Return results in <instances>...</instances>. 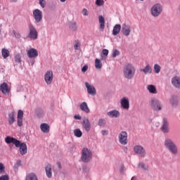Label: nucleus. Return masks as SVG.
I'll return each instance as SVG.
<instances>
[{"mask_svg":"<svg viewBox=\"0 0 180 180\" xmlns=\"http://www.w3.org/2000/svg\"><path fill=\"white\" fill-rule=\"evenodd\" d=\"M5 141L7 144L13 143L17 148H20V154L21 155H26L27 154V145L25 142H20V141L11 136H7L5 138Z\"/></svg>","mask_w":180,"mask_h":180,"instance_id":"obj_1","label":"nucleus"},{"mask_svg":"<svg viewBox=\"0 0 180 180\" xmlns=\"http://www.w3.org/2000/svg\"><path fill=\"white\" fill-rule=\"evenodd\" d=\"M123 75L126 79H133L136 75V68L134 65L127 63L123 67Z\"/></svg>","mask_w":180,"mask_h":180,"instance_id":"obj_2","label":"nucleus"},{"mask_svg":"<svg viewBox=\"0 0 180 180\" xmlns=\"http://www.w3.org/2000/svg\"><path fill=\"white\" fill-rule=\"evenodd\" d=\"M165 147L172 155H178V146L172 139L167 138L165 140Z\"/></svg>","mask_w":180,"mask_h":180,"instance_id":"obj_3","label":"nucleus"},{"mask_svg":"<svg viewBox=\"0 0 180 180\" xmlns=\"http://www.w3.org/2000/svg\"><path fill=\"white\" fill-rule=\"evenodd\" d=\"M149 103L153 110H155V112H160V110H162V104L161 103V101L158 100V98H152Z\"/></svg>","mask_w":180,"mask_h":180,"instance_id":"obj_4","label":"nucleus"},{"mask_svg":"<svg viewBox=\"0 0 180 180\" xmlns=\"http://www.w3.org/2000/svg\"><path fill=\"white\" fill-rule=\"evenodd\" d=\"M162 13V5L160 4H154L150 8V15L153 18H158Z\"/></svg>","mask_w":180,"mask_h":180,"instance_id":"obj_5","label":"nucleus"},{"mask_svg":"<svg viewBox=\"0 0 180 180\" xmlns=\"http://www.w3.org/2000/svg\"><path fill=\"white\" fill-rule=\"evenodd\" d=\"M92 159V151L87 148H84L82 150V161L83 162H89Z\"/></svg>","mask_w":180,"mask_h":180,"instance_id":"obj_6","label":"nucleus"},{"mask_svg":"<svg viewBox=\"0 0 180 180\" xmlns=\"http://www.w3.org/2000/svg\"><path fill=\"white\" fill-rule=\"evenodd\" d=\"M134 153H135L136 155L141 157V158H144V157L147 155V151L146 150V148H144L143 146L140 145H136L134 147Z\"/></svg>","mask_w":180,"mask_h":180,"instance_id":"obj_7","label":"nucleus"},{"mask_svg":"<svg viewBox=\"0 0 180 180\" xmlns=\"http://www.w3.org/2000/svg\"><path fill=\"white\" fill-rule=\"evenodd\" d=\"M29 29L30 32L28 34V39H31V40H37V38L39 37V33L37 32L36 28H34V26L30 25L29 26Z\"/></svg>","mask_w":180,"mask_h":180,"instance_id":"obj_8","label":"nucleus"},{"mask_svg":"<svg viewBox=\"0 0 180 180\" xmlns=\"http://www.w3.org/2000/svg\"><path fill=\"white\" fill-rule=\"evenodd\" d=\"M33 18L35 20V23H40L43 20V12L39 8L33 11Z\"/></svg>","mask_w":180,"mask_h":180,"instance_id":"obj_9","label":"nucleus"},{"mask_svg":"<svg viewBox=\"0 0 180 180\" xmlns=\"http://www.w3.org/2000/svg\"><path fill=\"white\" fill-rule=\"evenodd\" d=\"M160 129L165 134L169 133V122L165 117L162 118Z\"/></svg>","mask_w":180,"mask_h":180,"instance_id":"obj_10","label":"nucleus"},{"mask_svg":"<svg viewBox=\"0 0 180 180\" xmlns=\"http://www.w3.org/2000/svg\"><path fill=\"white\" fill-rule=\"evenodd\" d=\"M119 141L120 144H122V146H126L127 144V132L122 131L120 133L118 136Z\"/></svg>","mask_w":180,"mask_h":180,"instance_id":"obj_11","label":"nucleus"},{"mask_svg":"<svg viewBox=\"0 0 180 180\" xmlns=\"http://www.w3.org/2000/svg\"><path fill=\"white\" fill-rule=\"evenodd\" d=\"M54 75H53V71L48 70L44 75V80L47 85H50L53 82V78Z\"/></svg>","mask_w":180,"mask_h":180,"instance_id":"obj_12","label":"nucleus"},{"mask_svg":"<svg viewBox=\"0 0 180 180\" xmlns=\"http://www.w3.org/2000/svg\"><path fill=\"white\" fill-rule=\"evenodd\" d=\"M85 86L89 95H91V96H95V95H96V89H95V86L89 84L88 82H85Z\"/></svg>","mask_w":180,"mask_h":180,"instance_id":"obj_13","label":"nucleus"},{"mask_svg":"<svg viewBox=\"0 0 180 180\" xmlns=\"http://www.w3.org/2000/svg\"><path fill=\"white\" fill-rule=\"evenodd\" d=\"M122 32L124 36H126L127 37H129L130 35V33H131L130 25L123 24L122 27Z\"/></svg>","mask_w":180,"mask_h":180,"instance_id":"obj_14","label":"nucleus"},{"mask_svg":"<svg viewBox=\"0 0 180 180\" xmlns=\"http://www.w3.org/2000/svg\"><path fill=\"white\" fill-rule=\"evenodd\" d=\"M121 106H122L123 109H128L130 108V101H129V98L124 97L121 99Z\"/></svg>","mask_w":180,"mask_h":180,"instance_id":"obj_15","label":"nucleus"},{"mask_svg":"<svg viewBox=\"0 0 180 180\" xmlns=\"http://www.w3.org/2000/svg\"><path fill=\"white\" fill-rule=\"evenodd\" d=\"M27 56L29 58H36L39 56V53L37 49L32 48L27 51Z\"/></svg>","mask_w":180,"mask_h":180,"instance_id":"obj_16","label":"nucleus"},{"mask_svg":"<svg viewBox=\"0 0 180 180\" xmlns=\"http://www.w3.org/2000/svg\"><path fill=\"white\" fill-rule=\"evenodd\" d=\"M0 90L2 94H9L11 92V89H9V86L6 82H4L0 85Z\"/></svg>","mask_w":180,"mask_h":180,"instance_id":"obj_17","label":"nucleus"},{"mask_svg":"<svg viewBox=\"0 0 180 180\" xmlns=\"http://www.w3.org/2000/svg\"><path fill=\"white\" fill-rule=\"evenodd\" d=\"M82 127L84 128L86 131L91 130V122L88 118H84L82 122Z\"/></svg>","mask_w":180,"mask_h":180,"instance_id":"obj_18","label":"nucleus"},{"mask_svg":"<svg viewBox=\"0 0 180 180\" xmlns=\"http://www.w3.org/2000/svg\"><path fill=\"white\" fill-rule=\"evenodd\" d=\"M79 108L82 112H84V113H90L91 110H89V107H88V104L86 102H83L80 104Z\"/></svg>","mask_w":180,"mask_h":180,"instance_id":"obj_19","label":"nucleus"},{"mask_svg":"<svg viewBox=\"0 0 180 180\" xmlns=\"http://www.w3.org/2000/svg\"><path fill=\"white\" fill-rule=\"evenodd\" d=\"M7 120L8 122V124H10V126H12V124H13L15 122V112H11L8 113Z\"/></svg>","mask_w":180,"mask_h":180,"instance_id":"obj_20","label":"nucleus"},{"mask_svg":"<svg viewBox=\"0 0 180 180\" xmlns=\"http://www.w3.org/2000/svg\"><path fill=\"white\" fill-rule=\"evenodd\" d=\"M172 84L175 88H180V77L178 76L172 77Z\"/></svg>","mask_w":180,"mask_h":180,"instance_id":"obj_21","label":"nucleus"},{"mask_svg":"<svg viewBox=\"0 0 180 180\" xmlns=\"http://www.w3.org/2000/svg\"><path fill=\"white\" fill-rule=\"evenodd\" d=\"M120 30H122V25L120 24H116L112 30L113 36H117L120 33Z\"/></svg>","mask_w":180,"mask_h":180,"instance_id":"obj_22","label":"nucleus"},{"mask_svg":"<svg viewBox=\"0 0 180 180\" xmlns=\"http://www.w3.org/2000/svg\"><path fill=\"white\" fill-rule=\"evenodd\" d=\"M98 22L100 24V30L101 32H103L105 30V18L102 15L98 16Z\"/></svg>","mask_w":180,"mask_h":180,"instance_id":"obj_23","label":"nucleus"},{"mask_svg":"<svg viewBox=\"0 0 180 180\" xmlns=\"http://www.w3.org/2000/svg\"><path fill=\"white\" fill-rule=\"evenodd\" d=\"M141 72H144V74H151L153 72V69L151 68V66L148 64L146 65L145 68L140 70Z\"/></svg>","mask_w":180,"mask_h":180,"instance_id":"obj_24","label":"nucleus"},{"mask_svg":"<svg viewBox=\"0 0 180 180\" xmlns=\"http://www.w3.org/2000/svg\"><path fill=\"white\" fill-rule=\"evenodd\" d=\"M107 115L110 117H119V116H120V112L118 110H113L112 111L107 112Z\"/></svg>","mask_w":180,"mask_h":180,"instance_id":"obj_25","label":"nucleus"},{"mask_svg":"<svg viewBox=\"0 0 180 180\" xmlns=\"http://www.w3.org/2000/svg\"><path fill=\"white\" fill-rule=\"evenodd\" d=\"M179 101V100L176 96H172L169 99V102L172 106H178Z\"/></svg>","mask_w":180,"mask_h":180,"instance_id":"obj_26","label":"nucleus"},{"mask_svg":"<svg viewBox=\"0 0 180 180\" xmlns=\"http://www.w3.org/2000/svg\"><path fill=\"white\" fill-rule=\"evenodd\" d=\"M40 129L43 133H49L50 131V126L46 123L41 124Z\"/></svg>","mask_w":180,"mask_h":180,"instance_id":"obj_27","label":"nucleus"},{"mask_svg":"<svg viewBox=\"0 0 180 180\" xmlns=\"http://www.w3.org/2000/svg\"><path fill=\"white\" fill-rule=\"evenodd\" d=\"M25 180H39L37 175L34 173H29L25 177Z\"/></svg>","mask_w":180,"mask_h":180,"instance_id":"obj_28","label":"nucleus"},{"mask_svg":"<svg viewBox=\"0 0 180 180\" xmlns=\"http://www.w3.org/2000/svg\"><path fill=\"white\" fill-rule=\"evenodd\" d=\"M45 171H46V176H48V178H51V176H52L51 165L49 164L47 166H46Z\"/></svg>","mask_w":180,"mask_h":180,"instance_id":"obj_29","label":"nucleus"},{"mask_svg":"<svg viewBox=\"0 0 180 180\" xmlns=\"http://www.w3.org/2000/svg\"><path fill=\"white\" fill-rule=\"evenodd\" d=\"M138 167L140 168V169H143V171H148V169H150V167L143 162H139Z\"/></svg>","mask_w":180,"mask_h":180,"instance_id":"obj_30","label":"nucleus"},{"mask_svg":"<svg viewBox=\"0 0 180 180\" xmlns=\"http://www.w3.org/2000/svg\"><path fill=\"white\" fill-rule=\"evenodd\" d=\"M35 113L39 119L44 116V110H43L41 108L37 109Z\"/></svg>","mask_w":180,"mask_h":180,"instance_id":"obj_31","label":"nucleus"},{"mask_svg":"<svg viewBox=\"0 0 180 180\" xmlns=\"http://www.w3.org/2000/svg\"><path fill=\"white\" fill-rule=\"evenodd\" d=\"M148 91H149L150 94H157V89L155 88V86L153 84L148 86Z\"/></svg>","mask_w":180,"mask_h":180,"instance_id":"obj_32","label":"nucleus"},{"mask_svg":"<svg viewBox=\"0 0 180 180\" xmlns=\"http://www.w3.org/2000/svg\"><path fill=\"white\" fill-rule=\"evenodd\" d=\"M74 135L75 136V137H78L79 139L80 137H82V131H81V129H75L73 131Z\"/></svg>","mask_w":180,"mask_h":180,"instance_id":"obj_33","label":"nucleus"},{"mask_svg":"<svg viewBox=\"0 0 180 180\" xmlns=\"http://www.w3.org/2000/svg\"><path fill=\"white\" fill-rule=\"evenodd\" d=\"M95 67H96V70H101V68H102V62H101V60L96 58Z\"/></svg>","mask_w":180,"mask_h":180,"instance_id":"obj_34","label":"nucleus"},{"mask_svg":"<svg viewBox=\"0 0 180 180\" xmlns=\"http://www.w3.org/2000/svg\"><path fill=\"white\" fill-rule=\"evenodd\" d=\"M69 27L70 29H71V30H73L74 32H75V30H77V22L75 21L70 22L69 24Z\"/></svg>","mask_w":180,"mask_h":180,"instance_id":"obj_35","label":"nucleus"},{"mask_svg":"<svg viewBox=\"0 0 180 180\" xmlns=\"http://www.w3.org/2000/svg\"><path fill=\"white\" fill-rule=\"evenodd\" d=\"M1 53L4 58H8L9 57V51L8 49H3Z\"/></svg>","mask_w":180,"mask_h":180,"instance_id":"obj_36","label":"nucleus"},{"mask_svg":"<svg viewBox=\"0 0 180 180\" xmlns=\"http://www.w3.org/2000/svg\"><path fill=\"white\" fill-rule=\"evenodd\" d=\"M15 63H22V56H20V53H18L15 56Z\"/></svg>","mask_w":180,"mask_h":180,"instance_id":"obj_37","label":"nucleus"},{"mask_svg":"<svg viewBox=\"0 0 180 180\" xmlns=\"http://www.w3.org/2000/svg\"><path fill=\"white\" fill-rule=\"evenodd\" d=\"M154 70H155V74H160V72L161 71V66H160L158 64H155Z\"/></svg>","mask_w":180,"mask_h":180,"instance_id":"obj_38","label":"nucleus"},{"mask_svg":"<svg viewBox=\"0 0 180 180\" xmlns=\"http://www.w3.org/2000/svg\"><path fill=\"white\" fill-rule=\"evenodd\" d=\"M98 124L101 127H105V124H106V120H105V119H100L98 120Z\"/></svg>","mask_w":180,"mask_h":180,"instance_id":"obj_39","label":"nucleus"},{"mask_svg":"<svg viewBox=\"0 0 180 180\" xmlns=\"http://www.w3.org/2000/svg\"><path fill=\"white\" fill-rule=\"evenodd\" d=\"M80 47H81V44H79V41H75L74 44L75 50H79Z\"/></svg>","mask_w":180,"mask_h":180,"instance_id":"obj_40","label":"nucleus"},{"mask_svg":"<svg viewBox=\"0 0 180 180\" xmlns=\"http://www.w3.org/2000/svg\"><path fill=\"white\" fill-rule=\"evenodd\" d=\"M18 119H23V111L22 110H19L18 111Z\"/></svg>","mask_w":180,"mask_h":180,"instance_id":"obj_41","label":"nucleus"},{"mask_svg":"<svg viewBox=\"0 0 180 180\" xmlns=\"http://www.w3.org/2000/svg\"><path fill=\"white\" fill-rule=\"evenodd\" d=\"M103 4H105L103 0H96V5H97V6H102Z\"/></svg>","mask_w":180,"mask_h":180,"instance_id":"obj_42","label":"nucleus"},{"mask_svg":"<svg viewBox=\"0 0 180 180\" xmlns=\"http://www.w3.org/2000/svg\"><path fill=\"white\" fill-rule=\"evenodd\" d=\"M120 54V52L117 51V49H114L112 51V57L113 58H116L117 56H119Z\"/></svg>","mask_w":180,"mask_h":180,"instance_id":"obj_43","label":"nucleus"},{"mask_svg":"<svg viewBox=\"0 0 180 180\" xmlns=\"http://www.w3.org/2000/svg\"><path fill=\"white\" fill-rule=\"evenodd\" d=\"M18 126H19V127L23 126V118H18Z\"/></svg>","mask_w":180,"mask_h":180,"instance_id":"obj_44","label":"nucleus"},{"mask_svg":"<svg viewBox=\"0 0 180 180\" xmlns=\"http://www.w3.org/2000/svg\"><path fill=\"white\" fill-rule=\"evenodd\" d=\"M39 5L41 8H46V0H39Z\"/></svg>","mask_w":180,"mask_h":180,"instance_id":"obj_45","label":"nucleus"},{"mask_svg":"<svg viewBox=\"0 0 180 180\" xmlns=\"http://www.w3.org/2000/svg\"><path fill=\"white\" fill-rule=\"evenodd\" d=\"M124 171H126V169L124 167V165H121L120 167V174H124Z\"/></svg>","mask_w":180,"mask_h":180,"instance_id":"obj_46","label":"nucleus"},{"mask_svg":"<svg viewBox=\"0 0 180 180\" xmlns=\"http://www.w3.org/2000/svg\"><path fill=\"white\" fill-rule=\"evenodd\" d=\"M82 13L84 16H88L89 15V13L86 8H83Z\"/></svg>","mask_w":180,"mask_h":180,"instance_id":"obj_47","label":"nucleus"},{"mask_svg":"<svg viewBox=\"0 0 180 180\" xmlns=\"http://www.w3.org/2000/svg\"><path fill=\"white\" fill-rule=\"evenodd\" d=\"M4 172H5V166L0 163V174H4Z\"/></svg>","mask_w":180,"mask_h":180,"instance_id":"obj_48","label":"nucleus"},{"mask_svg":"<svg viewBox=\"0 0 180 180\" xmlns=\"http://www.w3.org/2000/svg\"><path fill=\"white\" fill-rule=\"evenodd\" d=\"M0 180H9V176L8 174L1 176Z\"/></svg>","mask_w":180,"mask_h":180,"instance_id":"obj_49","label":"nucleus"},{"mask_svg":"<svg viewBox=\"0 0 180 180\" xmlns=\"http://www.w3.org/2000/svg\"><path fill=\"white\" fill-rule=\"evenodd\" d=\"M102 54L103 56L108 57V55L109 54V51L108 49H103Z\"/></svg>","mask_w":180,"mask_h":180,"instance_id":"obj_50","label":"nucleus"},{"mask_svg":"<svg viewBox=\"0 0 180 180\" xmlns=\"http://www.w3.org/2000/svg\"><path fill=\"white\" fill-rule=\"evenodd\" d=\"M101 134L103 136H108V134H109V131H108V130H102L101 131Z\"/></svg>","mask_w":180,"mask_h":180,"instance_id":"obj_51","label":"nucleus"},{"mask_svg":"<svg viewBox=\"0 0 180 180\" xmlns=\"http://www.w3.org/2000/svg\"><path fill=\"white\" fill-rule=\"evenodd\" d=\"M88 70V65H85L82 68V72H86Z\"/></svg>","mask_w":180,"mask_h":180,"instance_id":"obj_52","label":"nucleus"},{"mask_svg":"<svg viewBox=\"0 0 180 180\" xmlns=\"http://www.w3.org/2000/svg\"><path fill=\"white\" fill-rule=\"evenodd\" d=\"M74 119H75L76 120H81L82 117H80L79 115H75L74 116Z\"/></svg>","mask_w":180,"mask_h":180,"instance_id":"obj_53","label":"nucleus"},{"mask_svg":"<svg viewBox=\"0 0 180 180\" xmlns=\"http://www.w3.org/2000/svg\"><path fill=\"white\" fill-rule=\"evenodd\" d=\"M20 164H22V162L20 160H18L15 164V167H20Z\"/></svg>","mask_w":180,"mask_h":180,"instance_id":"obj_54","label":"nucleus"},{"mask_svg":"<svg viewBox=\"0 0 180 180\" xmlns=\"http://www.w3.org/2000/svg\"><path fill=\"white\" fill-rule=\"evenodd\" d=\"M56 165H57L58 168H59V169H61V163L60 162H58L56 163Z\"/></svg>","mask_w":180,"mask_h":180,"instance_id":"obj_55","label":"nucleus"},{"mask_svg":"<svg viewBox=\"0 0 180 180\" xmlns=\"http://www.w3.org/2000/svg\"><path fill=\"white\" fill-rule=\"evenodd\" d=\"M131 180H137V177L136 176H132Z\"/></svg>","mask_w":180,"mask_h":180,"instance_id":"obj_56","label":"nucleus"},{"mask_svg":"<svg viewBox=\"0 0 180 180\" xmlns=\"http://www.w3.org/2000/svg\"><path fill=\"white\" fill-rule=\"evenodd\" d=\"M11 1V2H18V0H10Z\"/></svg>","mask_w":180,"mask_h":180,"instance_id":"obj_57","label":"nucleus"},{"mask_svg":"<svg viewBox=\"0 0 180 180\" xmlns=\"http://www.w3.org/2000/svg\"><path fill=\"white\" fill-rule=\"evenodd\" d=\"M178 11H179V12L180 13V4L179 5Z\"/></svg>","mask_w":180,"mask_h":180,"instance_id":"obj_58","label":"nucleus"},{"mask_svg":"<svg viewBox=\"0 0 180 180\" xmlns=\"http://www.w3.org/2000/svg\"><path fill=\"white\" fill-rule=\"evenodd\" d=\"M60 2H65V1H67V0H60Z\"/></svg>","mask_w":180,"mask_h":180,"instance_id":"obj_59","label":"nucleus"},{"mask_svg":"<svg viewBox=\"0 0 180 180\" xmlns=\"http://www.w3.org/2000/svg\"><path fill=\"white\" fill-rule=\"evenodd\" d=\"M101 58H103V60H105L106 58H103V56H101Z\"/></svg>","mask_w":180,"mask_h":180,"instance_id":"obj_60","label":"nucleus"},{"mask_svg":"<svg viewBox=\"0 0 180 180\" xmlns=\"http://www.w3.org/2000/svg\"><path fill=\"white\" fill-rule=\"evenodd\" d=\"M18 37H20V34H18Z\"/></svg>","mask_w":180,"mask_h":180,"instance_id":"obj_61","label":"nucleus"},{"mask_svg":"<svg viewBox=\"0 0 180 180\" xmlns=\"http://www.w3.org/2000/svg\"><path fill=\"white\" fill-rule=\"evenodd\" d=\"M0 32H1V30H0Z\"/></svg>","mask_w":180,"mask_h":180,"instance_id":"obj_62","label":"nucleus"}]
</instances>
